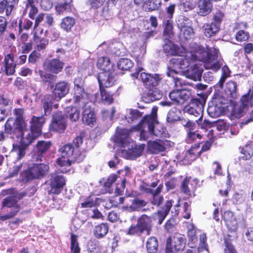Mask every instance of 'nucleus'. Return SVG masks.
<instances>
[{"label": "nucleus", "mask_w": 253, "mask_h": 253, "mask_svg": "<svg viewBox=\"0 0 253 253\" xmlns=\"http://www.w3.org/2000/svg\"><path fill=\"white\" fill-rule=\"evenodd\" d=\"M143 231L141 230L138 223L136 225H132L129 229L126 231V234L129 235H139Z\"/></svg>", "instance_id": "58"}, {"label": "nucleus", "mask_w": 253, "mask_h": 253, "mask_svg": "<svg viewBox=\"0 0 253 253\" xmlns=\"http://www.w3.org/2000/svg\"><path fill=\"white\" fill-rule=\"evenodd\" d=\"M188 246L191 248H195L197 244V237L196 235V231L193 226H192L188 230Z\"/></svg>", "instance_id": "40"}, {"label": "nucleus", "mask_w": 253, "mask_h": 253, "mask_svg": "<svg viewBox=\"0 0 253 253\" xmlns=\"http://www.w3.org/2000/svg\"><path fill=\"white\" fill-rule=\"evenodd\" d=\"M224 16V14L222 10H216L213 13L212 22L220 26Z\"/></svg>", "instance_id": "57"}, {"label": "nucleus", "mask_w": 253, "mask_h": 253, "mask_svg": "<svg viewBox=\"0 0 253 253\" xmlns=\"http://www.w3.org/2000/svg\"><path fill=\"white\" fill-rule=\"evenodd\" d=\"M242 158L244 160L250 159L253 155V146L250 144L245 145L241 149Z\"/></svg>", "instance_id": "44"}, {"label": "nucleus", "mask_w": 253, "mask_h": 253, "mask_svg": "<svg viewBox=\"0 0 253 253\" xmlns=\"http://www.w3.org/2000/svg\"><path fill=\"white\" fill-rule=\"evenodd\" d=\"M70 251L71 253H80L81 248L78 241V236L71 234V237Z\"/></svg>", "instance_id": "43"}, {"label": "nucleus", "mask_w": 253, "mask_h": 253, "mask_svg": "<svg viewBox=\"0 0 253 253\" xmlns=\"http://www.w3.org/2000/svg\"><path fill=\"white\" fill-rule=\"evenodd\" d=\"M157 108L152 109L151 114L145 116L134 129L140 130V140H145L148 137L162 138L167 135L166 129L156 119Z\"/></svg>", "instance_id": "3"}, {"label": "nucleus", "mask_w": 253, "mask_h": 253, "mask_svg": "<svg viewBox=\"0 0 253 253\" xmlns=\"http://www.w3.org/2000/svg\"><path fill=\"white\" fill-rule=\"evenodd\" d=\"M44 122L45 119L42 116H33L30 122V129H28L27 124L21 129L20 134L16 137L17 140L13 143L12 151L17 155L18 160L25 156L28 146L41 134Z\"/></svg>", "instance_id": "1"}, {"label": "nucleus", "mask_w": 253, "mask_h": 253, "mask_svg": "<svg viewBox=\"0 0 253 253\" xmlns=\"http://www.w3.org/2000/svg\"><path fill=\"white\" fill-rule=\"evenodd\" d=\"M144 148V144L137 145L134 147L132 146L131 148H128L127 150L122 149L119 153L126 159L133 160L142 154Z\"/></svg>", "instance_id": "19"}, {"label": "nucleus", "mask_w": 253, "mask_h": 253, "mask_svg": "<svg viewBox=\"0 0 253 253\" xmlns=\"http://www.w3.org/2000/svg\"><path fill=\"white\" fill-rule=\"evenodd\" d=\"M198 14L202 16L208 15L212 10V4L211 0H200L198 2Z\"/></svg>", "instance_id": "29"}, {"label": "nucleus", "mask_w": 253, "mask_h": 253, "mask_svg": "<svg viewBox=\"0 0 253 253\" xmlns=\"http://www.w3.org/2000/svg\"><path fill=\"white\" fill-rule=\"evenodd\" d=\"M96 198L95 197H88L84 202L81 203L82 208H92L96 205Z\"/></svg>", "instance_id": "61"}, {"label": "nucleus", "mask_w": 253, "mask_h": 253, "mask_svg": "<svg viewBox=\"0 0 253 253\" xmlns=\"http://www.w3.org/2000/svg\"><path fill=\"white\" fill-rule=\"evenodd\" d=\"M151 218L145 214L140 217L137 220V223L141 230L147 231V234H149L151 228Z\"/></svg>", "instance_id": "32"}, {"label": "nucleus", "mask_w": 253, "mask_h": 253, "mask_svg": "<svg viewBox=\"0 0 253 253\" xmlns=\"http://www.w3.org/2000/svg\"><path fill=\"white\" fill-rule=\"evenodd\" d=\"M50 192L53 194H58L62 190L63 187L65 184V180L64 177L57 173L51 174L50 180Z\"/></svg>", "instance_id": "17"}, {"label": "nucleus", "mask_w": 253, "mask_h": 253, "mask_svg": "<svg viewBox=\"0 0 253 253\" xmlns=\"http://www.w3.org/2000/svg\"><path fill=\"white\" fill-rule=\"evenodd\" d=\"M190 96V91L187 89H174L169 93V97L172 103L177 105H182Z\"/></svg>", "instance_id": "14"}, {"label": "nucleus", "mask_w": 253, "mask_h": 253, "mask_svg": "<svg viewBox=\"0 0 253 253\" xmlns=\"http://www.w3.org/2000/svg\"><path fill=\"white\" fill-rule=\"evenodd\" d=\"M190 63V60L186 57V54L172 57L170 60L167 74L168 76L172 78L174 86L177 89H187L186 87L189 85V84L181 79L175 77V75L178 74L180 72V70L185 69Z\"/></svg>", "instance_id": "4"}, {"label": "nucleus", "mask_w": 253, "mask_h": 253, "mask_svg": "<svg viewBox=\"0 0 253 253\" xmlns=\"http://www.w3.org/2000/svg\"><path fill=\"white\" fill-rule=\"evenodd\" d=\"M75 24V20L72 17L67 16L63 18L60 23V27L66 32H69Z\"/></svg>", "instance_id": "38"}, {"label": "nucleus", "mask_w": 253, "mask_h": 253, "mask_svg": "<svg viewBox=\"0 0 253 253\" xmlns=\"http://www.w3.org/2000/svg\"><path fill=\"white\" fill-rule=\"evenodd\" d=\"M219 50L215 48H205L196 42H191L189 46V51L186 53V57L190 61L198 59L204 63L206 69H211L216 72L220 68L218 61Z\"/></svg>", "instance_id": "2"}, {"label": "nucleus", "mask_w": 253, "mask_h": 253, "mask_svg": "<svg viewBox=\"0 0 253 253\" xmlns=\"http://www.w3.org/2000/svg\"><path fill=\"white\" fill-rule=\"evenodd\" d=\"M51 143L49 141H39L37 145V149L40 154L45 152L50 147Z\"/></svg>", "instance_id": "53"}, {"label": "nucleus", "mask_w": 253, "mask_h": 253, "mask_svg": "<svg viewBox=\"0 0 253 253\" xmlns=\"http://www.w3.org/2000/svg\"><path fill=\"white\" fill-rule=\"evenodd\" d=\"M146 205V203L143 200L136 198L132 201L131 205L127 208V210L129 211H139Z\"/></svg>", "instance_id": "42"}, {"label": "nucleus", "mask_w": 253, "mask_h": 253, "mask_svg": "<svg viewBox=\"0 0 253 253\" xmlns=\"http://www.w3.org/2000/svg\"><path fill=\"white\" fill-rule=\"evenodd\" d=\"M142 68H138L135 73L131 74V76L134 78L141 80L144 85L148 87L157 85L162 79V77L160 75L147 74L142 72Z\"/></svg>", "instance_id": "7"}, {"label": "nucleus", "mask_w": 253, "mask_h": 253, "mask_svg": "<svg viewBox=\"0 0 253 253\" xmlns=\"http://www.w3.org/2000/svg\"><path fill=\"white\" fill-rule=\"evenodd\" d=\"M65 127V119L62 114L60 112L55 114L50 125V130L62 133L64 132Z\"/></svg>", "instance_id": "20"}, {"label": "nucleus", "mask_w": 253, "mask_h": 253, "mask_svg": "<svg viewBox=\"0 0 253 253\" xmlns=\"http://www.w3.org/2000/svg\"><path fill=\"white\" fill-rule=\"evenodd\" d=\"M106 0H88L87 4L91 8L97 9L102 6Z\"/></svg>", "instance_id": "64"}, {"label": "nucleus", "mask_w": 253, "mask_h": 253, "mask_svg": "<svg viewBox=\"0 0 253 253\" xmlns=\"http://www.w3.org/2000/svg\"><path fill=\"white\" fill-rule=\"evenodd\" d=\"M163 49L164 52L168 54L175 55L173 57L177 56L185 55L186 53L189 51V47L187 49L181 47V49L183 50V52L182 53L181 55H177V47L169 40L167 41L163 45Z\"/></svg>", "instance_id": "31"}, {"label": "nucleus", "mask_w": 253, "mask_h": 253, "mask_svg": "<svg viewBox=\"0 0 253 253\" xmlns=\"http://www.w3.org/2000/svg\"><path fill=\"white\" fill-rule=\"evenodd\" d=\"M129 131L128 129L118 127L113 137L114 141L121 147H125L129 142Z\"/></svg>", "instance_id": "23"}, {"label": "nucleus", "mask_w": 253, "mask_h": 253, "mask_svg": "<svg viewBox=\"0 0 253 253\" xmlns=\"http://www.w3.org/2000/svg\"><path fill=\"white\" fill-rule=\"evenodd\" d=\"M78 107H68L65 109L67 117L72 122H76L80 117V112L78 110Z\"/></svg>", "instance_id": "39"}, {"label": "nucleus", "mask_w": 253, "mask_h": 253, "mask_svg": "<svg viewBox=\"0 0 253 253\" xmlns=\"http://www.w3.org/2000/svg\"><path fill=\"white\" fill-rule=\"evenodd\" d=\"M202 136L198 131L188 130L186 141L187 143H192L197 140H201Z\"/></svg>", "instance_id": "51"}, {"label": "nucleus", "mask_w": 253, "mask_h": 253, "mask_svg": "<svg viewBox=\"0 0 253 253\" xmlns=\"http://www.w3.org/2000/svg\"><path fill=\"white\" fill-rule=\"evenodd\" d=\"M69 84L65 82H60L57 83L53 89V93L57 101L60 100L67 94L69 91Z\"/></svg>", "instance_id": "24"}, {"label": "nucleus", "mask_w": 253, "mask_h": 253, "mask_svg": "<svg viewBox=\"0 0 253 253\" xmlns=\"http://www.w3.org/2000/svg\"><path fill=\"white\" fill-rule=\"evenodd\" d=\"M16 64L14 62L13 56L11 54H7L4 57V72L6 76L13 75L15 72Z\"/></svg>", "instance_id": "26"}, {"label": "nucleus", "mask_w": 253, "mask_h": 253, "mask_svg": "<svg viewBox=\"0 0 253 253\" xmlns=\"http://www.w3.org/2000/svg\"><path fill=\"white\" fill-rule=\"evenodd\" d=\"M195 3L191 1L190 0H182L179 5V9L183 11L187 12L188 11L193 9L195 7Z\"/></svg>", "instance_id": "48"}, {"label": "nucleus", "mask_w": 253, "mask_h": 253, "mask_svg": "<svg viewBox=\"0 0 253 253\" xmlns=\"http://www.w3.org/2000/svg\"><path fill=\"white\" fill-rule=\"evenodd\" d=\"M97 66L103 72L114 71L113 65L111 63L110 59L107 57H100L98 60Z\"/></svg>", "instance_id": "35"}, {"label": "nucleus", "mask_w": 253, "mask_h": 253, "mask_svg": "<svg viewBox=\"0 0 253 253\" xmlns=\"http://www.w3.org/2000/svg\"><path fill=\"white\" fill-rule=\"evenodd\" d=\"M60 152L63 157H66L69 159H72V160H75L80 153V151L75 149V147L71 144L63 146L61 148Z\"/></svg>", "instance_id": "27"}, {"label": "nucleus", "mask_w": 253, "mask_h": 253, "mask_svg": "<svg viewBox=\"0 0 253 253\" xmlns=\"http://www.w3.org/2000/svg\"><path fill=\"white\" fill-rule=\"evenodd\" d=\"M25 125H23L15 121L14 118H9L4 125L5 132L11 135L12 139L16 138L17 135L20 133L22 128H24Z\"/></svg>", "instance_id": "12"}, {"label": "nucleus", "mask_w": 253, "mask_h": 253, "mask_svg": "<svg viewBox=\"0 0 253 253\" xmlns=\"http://www.w3.org/2000/svg\"><path fill=\"white\" fill-rule=\"evenodd\" d=\"M205 103V102L203 99H194L187 110L189 114L195 117H199L198 120L196 121L198 124H200V122L201 121V119L203 117Z\"/></svg>", "instance_id": "15"}, {"label": "nucleus", "mask_w": 253, "mask_h": 253, "mask_svg": "<svg viewBox=\"0 0 253 253\" xmlns=\"http://www.w3.org/2000/svg\"><path fill=\"white\" fill-rule=\"evenodd\" d=\"M22 198L20 194L9 196L3 199L2 202L1 210H3L5 207L10 208V211L15 212L17 214L20 210V206L18 204V202Z\"/></svg>", "instance_id": "18"}, {"label": "nucleus", "mask_w": 253, "mask_h": 253, "mask_svg": "<svg viewBox=\"0 0 253 253\" xmlns=\"http://www.w3.org/2000/svg\"><path fill=\"white\" fill-rule=\"evenodd\" d=\"M117 179L116 174H112L107 179L104 184V192L105 193H112L114 191V188H115V193L120 194V190L116 186L115 182Z\"/></svg>", "instance_id": "30"}, {"label": "nucleus", "mask_w": 253, "mask_h": 253, "mask_svg": "<svg viewBox=\"0 0 253 253\" xmlns=\"http://www.w3.org/2000/svg\"><path fill=\"white\" fill-rule=\"evenodd\" d=\"M177 25L180 30L185 28L187 26L191 25V21L188 18L184 16H180L176 21Z\"/></svg>", "instance_id": "52"}, {"label": "nucleus", "mask_w": 253, "mask_h": 253, "mask_svg": "<svg viewBox=\"0 0 253 253\" xmlns=\"http://www.w3.org/2000/svg\"><path fill=\"white\" fill-rule=\"evenodd\" d=\"M49 169L48 165L40 164H34L29 169L24 170L21 174L23 181H28L43 177Z\"/></svg>", "instance_id": "6"}, {"label": "nucleus", "mask_w": 253, "mask_h": 253, "mask_svg": "<svg viewBox=\"0 0 253 253\" xmlns=\"http://www.w3.org/2000/svg\"><path fill=\"white\" fill-rule=\"evenodd\" d=\"M14 113L16 116V119H14L15 121L23 125L27 124L23 117L24 114V110L23 109H15L14 110Z\"/></svg>", "instance_id": "59"}, {"label": "nucleus", "mask_w": 253, "mask_h": 253, "mask_svg": "<svg viewBox=\"0 0 253 253\" xmlns=\"http://www.w3.org/2000/svg\"><path fill=\"white\" fill-rule=\"evenodd\" d=\"M70 5L65 2L58 3L55 6V10L58 14H62L70 9Z\"/></svg>", "instance_id": "56"}, {"label": "nucleus", "mask_w": 253, "mask_h": 253, "mask_svg": "<svg viewBox=\"0 0 253 253\" xmlns=\"http://www.w3.org/2000/svg\"><path fill=\"white\" fill-rule=\"evenodd\" d=\"M197 250L198 253L202 252L204 250L209 252L208 249V244L207 243V236L205 233H203L200 235L199 244Z\"/></svg>", "instance_id": "46"}, {"label": "nucleus", "mask_w": 253, "mask_h": 253, "mask_svg": "<svg viewBox=\"0 0 253 253\" xmlns=\"http://www.w3.org/2000/svg\"><path fill=\"white\" fill-rule=\"evenodd\" d=\"M250 105H253V82L251 84L248 93L244 95L241 99L239 108L234 111V115L239 119L242 117Z\"/></svg>", "instance_id": "9"}, {"label": "nucleus", "mask_w": 253, "mask_h": 253, "mask_svg": "<svg viewBox=\"0 0 253 253\" xmlns=\"http://www.w3.org/2000/svg\"><path fill=\"white\" fill-rule=\"evenodd\" d=\"M64 64L59 59H46L43 64L44 69L47 71L54 74L60 72L64 67Z\"/></svg>", "instance_id": "21"}, {"label": "nucleus", "mask_w": 253, "mask_h": 253, "mask_svg": "<svg viewBox=\"0 0 253 253\" xmlns=\"http://www.w3.org/2000/svg\"><path fill=\"white\" fill-rule=\"evenodd\" d=\"M173 26L171 21L169 20H167L165 24V28L164 30V35L166 38H171L173 36Z\"/></svg>", "instance_id": "55"}, {"label": "nucleus", "mask_w": 253, "mask_h": 253, "mask_svg": "<svg viewBox=\"0 0 253 253\" xmlns=\"http://www.w3.org/2000/svg\"><path fill=\"white\" fill-rule=\"evenodd\" d=\"M100 93H95L94 95V98L91 99L90 100L99 103L104 104H110L113 102V98L112 94L106 89L102 88H99Z\"/></svg>", "instance_id": "22"}, {"label": "nucleus", "mask_w": 253, "mask_h": 253, "mask_svg": "<svg viewBox=\"0 0 253 253\" xmlns=\"http://www.w3.org/2000/svg\"><path fill=\"white\" fill-rule=\"evenodd\" d=\"M22 167H25V165L19 164L10 168L9 170V177H12L17 175L18 172L22 170Z\"/></svg>", "instance_id": "63"}, {"label": "nucleus", "mask_w": 253, "mask_h": 253, "mask_svg": "<svg viewBox=\"0 0 253 253\" xmlns=\"http://www.w3.org/2000/svg\"><path fill=\"white\" fill-rule=\"evenodd\" d=\"M81 102H74V104L78 109L82 110V121L86 125L92 126L96 122L93 106L94 105L90 98L81 100Z\"/></svg>", "instance_id": "5"}, {"label": "nucleus", "mask_w": 253, "mask_h": 253, "mask_svg": "<svg viewBox=\"0 0 253 253\" xmlns=\"http://www.w3.org/2000/svg\"><path fill=\"white\" fill-rule=\"evenodd\" d=\"M179 111L176 108L171 109L168 113L167 121L169 123H173L177 121L180 118L178 115Z\"/></svg>", "instance_id": "49"}, {"label": "nucleus", "mask_w": 253, "mask_h": 253, "mask_svg": "<svg viewBox=\"0 0 253 253\" xmlns=\"http://www.w3.org/2000/svg\"><path fill=\"white\" fill-rule=\"evenodd\" d=\"M74 95L73 102H81V100H84L90 98V95L87 93L84 89V81L81 77H77L74 80Z\"/></svg>", "instance_id": "10"}, {"label": "nucleus", "mask_w": 253, "mask_h": 253, "mask_svg": "<svg viewBox=\"0 0 253 253\" xmlns=\"http://www.w3.org/2000/svg\"><path fill=\"white\" fill-rule=\"evenodd\" d=\"M25 11L28 12L29 17L32 19H34L36 14L38 13V9L36 5H26Z\"/></svg>", "instance_id": "60"}, {"label": "nucleus", "mask_w": 253, "mask_h": 253, "mask_svg": "<svg viewBox=\"0 0 253 253\" xmlns=\"http://www.w3.org/2000/svg\"><path fill=\"white\" fill-rule=\"evenodd\" d=\"M191 177H186L182 181L181 184V190L186 195H190V189L194 188L192 184L190 183Z\"/></svg>", "instance_id": "47"}, {"label": "nucleus", "mask_w": 253, "mask_h": 253, "mask_svg": "<svg viewBox=\"0 0 253 253\" xmlns=\"http://www.w3.org/2000/svg\"><path fill=\"white\" fill-rule=\"evenodd\" d=\"M218 25L211 22L210 24H205L203 26L204 35L207 38H210L215 35L219 30Z\"/></svg>", "instance_id": "33"}, {"label": "nucleus", "mask_w": 253, "mask_h": 253, "mask_svg": "<svg viewBox=\"0 0 253 253\" xmlns=\"http://www.w3.org/2000/svg\"><path fill=\"white\" fill-rule=\"evenodd\" d=\"M133 65L132 61L127 58H121L117 63L118 68L122 70H129L133 66Z\"/></svg>", "instance_id": "45"}, {"label": "nucleus", "mask_w": 253, "mask_h": 253, "mask_svg": "<svg viewBox=\"0 0 253 253\" xmlns=\"http://www.w3.org/2000/svg\"><path fill=\"white\" fill-rule=\"evenodd\" d=\"M152 0H134V3L135 5L141 6L143 7L146 6V9L149 11H153L158 9L160 6L161 3H152Z\"/></svg>", "instance_id": "37"}, {"label": "nucleus", "mask_w": 253, "mask_h": 253, "mask_svg": "<svg viewBox=\"0 0 253 253\" xmlns=\"http://www.w3.org/2000/svg\"><path fill=\"white\" fill-rule=\"evenodd\" d=\"M237 90V84L234 81L228 82L226 84V92L232 97H234L236 95Z\"/></svg>", "instance_id": "54"}, {"label": "nucleus", "mask_w": 253, "mask_h": 253, "mask_svg": "<svg viewBox=\"0 0 253 253\" xmlns=\"http://www.w3.org/2000/svg\"><path fill=\"white\" fill-rule=\"evenodd\" d=\"M117 75L114 71L102 72L97 78L99 88H104L112 86L116 81Z\"/></svg>", "instance_id": "13"}, {"label": "nucleus", "mask_w": 253, "mask_h": 253, "mask_svg": "<svg viewBox=\"0 0 253 253\" xmlns=\"http://www.w3.org/2000/svg\"><path fill=\"white\" fill-rule=\"evenodd\" d=\"M235 38L238 42L246 41L249 38V34L244 30H240L236 33Z\"/></svg>", "instance_id": "62"}, {"label": "nucleus", "mask_w": 253, "mask_h": 253, "mask_svg": "<svg viewBox=\"0 0 253 253\" xmlns=\"http://www.w3.org/2000/svg\"><path fill=\"white\" fill-rule=\"evenodd\" d=\"M197 61L199 60L195 59L192 61H190L191 63L189 64V66L185 69L182 70L181 74L193 81H200L202 77V70L196 63V62Z\"/></svg>", "instance_id": "11"}, {"label": "nucleus", "mask_w": 253, "mask_h": 253, "mask_svg": "<svg viewBox=\"0 0 253 253\" xmlns=\"http://www.w3.org/2000/svg\"><path fill=\"white\" fill-rule=\"evenodd\" d=\"M186 244L185 236L181 234L176 233L172 238L167 239L166 253H176L177 252L182 251Z\"/></svg>", "instance_id": "8"}, {"label": "nucleus", "mask_w": 253, "mask_h": 253, "mask_svg": "<svg viewBox=\"0 0 253 253\" xmlns=\"http://www.w3.org/2000/svg\"><path fill=\"white\" fill-rule=\"evenodd\" d=\"M211 143L209 141H206L203 145L201 150H199L200 143H198L197 145L195 144V146L191 147V149L186 152L185 160L187 159L189 161L188 163L190 164L200 155L202 152L209 150L211 147Z\"/></svg>", "instance_id": "16"}, {"label": "nucleus", "mask_w": 253, "mask_h": 253, "mask_svg": "<svg viewBox=\"0 0 253 253\" xmlns=\"http://www.w3.org/2000/svg\"><path fill=\"white\" fill-rule=\"evenodd\" d=\"M223 219L229 230L235 232L238 228V222L234 213L231 211H225Z\"/></svg>", "instance_id": "25"}, {"label": "nucleus", "mask_w": 253, "mask_h": 253, "mask_svg": "<svg viewBox=\"0 0 253 253\" xmlns=\"http://www.w3.org/2000/svg\"><path fill=\"white\" fill-rule=\"evenodd\" d=\"M148 149L152 153L157 154L164 151L165 147L162 141H149L148 142Z\"/></svg>", "instance_id": "36"}, {"label": "nucleus", "mask_w": 253, "mask_h": 253, "mask_svg": "<svg viewBox=\"0 0 253 253\" xmlns=\"http://www.w3.org/2000/svg\"><path fill=\"white\" fill-rule=\"evenodd\" d=\"M172 205V200L167 201L165 206L162 210L158 211L157 213L154 215L155 220L158 221V223L161 224L168 214Z\"/></svg>", "instance_id": "28"}, {"label": "nucleus", "mask_w": 253, "mask_h": 253, "mask_svg": "<svg viewBox=\"0 0 253 253\" xmlns=\"http://www.w3.org/2000/svg\"><path fill=\"white\" fill-rule=\"evenodd\" d=\"M109 227L107 223H102L96 225L93 230V235L96 238H103L108 233Z\"/></svg>", "instance_id": "34"}, {"label": "nucleus", "mask_w": 253, "mask_h": 253, "mask_svg": "<svg viewBox=\"0 0 253 253\" xmlns=\"http://www.w3.org/2000/svg\"><path fill=\"white\" fill-rule=\"evenodd\" d=\"M141 116V113L138 110L130 109L129 113L125 116V118L128 123H130Z\"/></svg>", "instance_id": "50"}, {"label": "nucleus", "mask_w": 253, "mask_h": 253, "mask_svg": "<svg viewBox=\"0 0 253 253\" xmlns=\"http://www.w3.org/2000/svg\"><path fill=\"white\" fill-rule=\"evenodd\" d=\"M158 240L154 237H150L146 243V248L148 253H156L158 250Z\"/></svg>", "instance_id": "41"}]
</instances>
